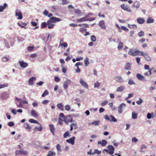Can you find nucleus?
Wrapping results in <instances>:
<instances>
[{
    "mask_svg": "<svg viewBox=\"0 0 156 156\" xmlns=\"http://www.w3.org/2000/svg\"><path fill=\"white\" fill-rule=\"evenodd\" d=\"M61 19L55 17H52L47 22V25L48 26V29H51L54 28L55 25L52 23V22L55 23L56 22H59L61 21Z\"/></svg>",
    "mask_w": 156,
    "mask_h": 156,
    "instance_id": "f257e3e1",
    "label": "nucleus"
},
{
    "mask_svg": "<svg viewBox=\"0 0 156 156\" xmlns=\"http://www.w3.org/2000/svg\"><path fill=\"white\" fill-rule=\"evenodd\" d=\"M140 55L144 57L145 60L147 61H151V58L146 52H141Z\"/></svg>",
    "mask_w": 156,
    "mask_h": 156,
    "instance_id": "f03ea898",
    "label": "nucleus"
},
{
    "mask_svg": "<svg viewBox=\"0 0 156 156\" xmlns=\"http://www.w3.org/2000/svg\"><path fill=\"white\" fill-rule=\"evenodd\" d=\"M63 121L66 124H68L69 122H72L73 121V118L70 115H66Z\"/></svg>",
    "mask_w": 156,
    "mask_h": 156,
    "instance_id": "7ed1b4c3",
    "label": "nucleus"
},
{
    "mask_svg": "<svg viewBox=\"0 0 156 156\" xmlns=\"http://www.w3.org/2000/svg\"><path fill=\"white\" fill-rule=\"evenodd\" d=\"M15 15L16 16H18V19L21 20L23 18L22 14L21 12L18 9H16L15 11Z\"/></svg>",
    "mask_w": 156,
    "mask_h": 156,
    "instance_id": "20e7f679",
    "label": "nucleus"
},
{
    "mask_svg": "<svg viewBox=\"0 0 156 156\" xmlns=\"http://www.w3.org/2000/svg\"><path fill=\"white\" fill-rule=\"evenodd\" d=\"M15 154L16 155L21 154L24 155H27L28 154L27 152L25 150H16L15 151Z\"/></svg>",
    "mask_w": 156,
    "mask_h": 156,
    "instance_id": "39448f33",
    "label": "nucleus"
},
{
    "mask_svg": "<svg viewBox=\"0 0 156 156\" xmlns=\"http://www.w3.org/2000/svg\"><path fill=\"white\" fill-rule=\"evenodd\" d=\"M120 6L122 9L125 10L126 11L129 12H131V10L130 8L127 5L124 4H122Z\"/></svg>",
    "mask_w": 156,
    "mask_h": 156,
    "instance_id": "423d86ee",
    "label": "nucleus"
},
{
    "mask_svg": "<svg viewBox=\"0 0 156 156\" xmlns=\"http://www.w3.org/2000/svg\"><path fill=\"white\" fill-rule=\"evenodd\" d=\"M108 149L110 151L109 152V154L110 155H112L113 154L114 151V147L111 145H109L108 147Z\"/></svg>",
    "mask_w": 156,
    "mask_h": 156,
    "instance_id": "0eeeda50",
    "label": "nucleus"
},
{
    "mask_svg": "<svg viewBox=\"0 0 156 156\" xmlns=\"http://www.w3.org/2000/svg\"><path fill=\"white\" fill-rule=\"evenodd\" d=\"M126 105L124 104H121L118 107V111L119 113V114H121L122 113L123 111V107H125Z\"/></svg>",
    "mask_w": 156,
    "mask_h": 156,
    "instance_id": "6e6552de",
    "label": "nucleus"
},
{
    "mask_svg": "<svg viewBox=\"0 0 156 156\" xmlns=\"http://www.w3.org/2000/svg\"><path fill=\"white\" fill-rule=\"evenodd\" d=\"M114 79L115 80L116 82L121 83L124 81L123 79L120 76H115L114 78Z\"/></svg>",
    "mask_w": 156,
    "mask_h": 156,
    "instance_id": "1a4fd4ad",
    "label": "nucleus"
},
{
    "mask_svg": "<svg viewBox=\"0 0 156 156\" xmlns=\"http://www.w3.org/2000/svg\"><path fill=\"white\" fill-rule=\"evenodd\" d=\"M99 25L102 29H105L106 28L105 23L103 20H101L99 22Z\"/></svg>",
    "mask_w": 156,
    "mask_h": 156,
    "instance_id": "9d476101",
    "label": "nucleus"
},
{
    "mask_svg": "<svg viewBox=\"0 0 156 156\" xmlns=\"http://www.w3.org/2000/svg\"><path fill=\"white\" fill-rule=\"evenodd\" d=\"M87 20H88V16H87L76 20V21L77 22H79V23L84 22L85 21H87Z\"/></svg>",
    "mask_w": 156,
    "mask_h": 156,
    "instance_id": "9b49d317",
    "label": "nucleus"
},
{
    "mask_svg": "<svg viewBox=\"0 0 156 156\" xmlns=\"http://www.w3.org/2000/svg\"><path fill=\"white\" fill-rule=\"evenodd\" d=\"M75 139V137L74 136H73L69 139L67 140L66 141L69 143L71 144L72 145H73L74 143Z\"/></svg>",
    "mask_w": 156,
    "mask_h": 156,
    "instance_id": "f8f14e48",
    "label": "nucleus"
},
{
    "mask_svg": "<svg viewBox=\"0 0 156 156\" xmlns=\"http://www.w3.org/2000/svg\"><path fill=\"white\" fill-rule=\"evenodd\" d=\"M136 20L137 23L140 24L144 23L145 21L144 18L140 17L136 19Z\"/></svg>",
    "mask_w": 156,
    "mask_h": 156,
    "instance_id": "ddd939ff",
    "label": "nucleus"
},
{
    "mask_svg": "<svg viewBox=\"0 0 156 156\" xmlns=\"http://www.w3.org/2000/svg\"><path fill=\"white\" fill-rule=\"evenodd\" d=\"M49 126L51 132L52 133L53 135H54L55 133V128L54 125L53 124H50L49 125Z\"/></svg>",
    "mask_w": 156,
    "mask_h": 156,
    "instance_id": "4468645a",
    "label": "nucleus"
},
{
    "mask_svg": "<svg viewBox=\"0 0 156 156\" xmlns=\"http://www.w3.org/2000/svg\"><path fill=\"white\" fill-rule=\"evenodd\" d=\"M107 141L105 140H103L102 141H98V144H101L102 146H105L107 144Z\"/></svg>",
    "mask_w": 156,
    "mask_h": 156,
    "instance_id": "2eb2a0df",
    "label": "nucleus"
},
{
    "mask_svg": "<svg viewBox=\"0 0 156 156\" xmlns=\"http://www.w3.org/2000/svg\"><path fill=\"white\" fill-rule=\"evenodd\" d=\"M71 82V81L70 80H67L63 83V87L65 89H66L68 87V84L70 83Z\"/></svg>",
    "mask_w": 156,
    "mask_h": 156,
    "instance_id": "dca6fc26",
    "label": "nucleus"
},
{
    "mask_svg": "<svg viewBox=\"0 0 156 156\" xmlns=\"http://www.w3.org/2000/svg\"><path fill=\"white\" fill-rule=\"evenodd\" d=\"M136 76L139 80H144V77L139 73H137L136 75Z\"/></svg>",
    "mask_w": 156,
    "mask_h": 156,
    "instance_id": "f3484780",
    "label": "nucleus"
},
{
    "mask_svg": "<svg viewBox=\"0 0 156 156\" xmlns=\"http://www.w3.org/2000/svg\"><path fill=\"white\" fill-rule=\"evenodd\" d=\"M80 82L81 85L84 87L87 88L88 87L87 83L84 81L82 79H80Z\"/></svg>",
    "mask_w": 156,
    "mask_h": 156,
    "instance_id": "a211bd4d",
    "label": "nucleus"
},
{
    "mask_svg": "<svg viewBox=\"0 0 156 156\" xmlns=\"http://www.w3.org/2000/svg\"><path fill=\"white\" fill-rule=\"evenodd\" d=\"M131 64L129 63H127L124 66V69L126 70H130L131 69Z\"/></svg>",
    "mask_w": 156,
    "mask_h": 156,
    "instance_id": "6ab92c4d",
    "label": "nucleus"
},
{
    "mask_svg": "<svg viewBox=\"0 0 156 156\" xmlns=\"http://www.w3.org/2000/svg\"><path fill=\"white\" fill-rule=\"evenodd\" d=\"M19 63L20 66L23 68H25L28 66L27 63L24 62L23 61L20 62Z\"/></svg>",
    "mask_w": 156,
    "mask_h": 156,
    "instance_id": "aec40b11",
    "label": "nucleus"
},
{
    "mask_svg": "<svg viewBox=\"0 0 156 156\" xmlns=\"http://www.w3.org/2000/svg\"><path fill=\"white\" fill-rule=\"evenodd\" d=\"M35 80V78L32 77L29 79L28 81V83L30 85H32L34 84V81Z\"/></svg>",
    "mask_w": 156,
    "mask_h": 156,
    "instance_id": "412c9836",
    "label": "nucleus"
},
{
    "mask_svg": "<svg viewBox=\"0 0 156 156\" xmlns=\"http://www.w3.org/2000/svg\"><path fill=\"white\" fill-rule=\"evenodd\" d=\"M74 11L75 13L77 14V15L79 16H82V13L78 9H74Z\"/></svg>",
    "mask_w": 156,
    "mask_h": 156,
    "instance_id": "4be33fe9",
    "label": "nucleus"
},
{
    "mask_svg": "<svg viewBox=\"0 0 156 156\" xmlns=\"http://www.w3.org/2000/svg\"><path fill=\"white\" fill-rule=\"evenodd\" d=\"M31 114L32 116L35 117L38 116L37 113L34 110H32L31 111Z\"/></svg>",
    "mask_w": 156,
    "mask_h": 156,
    "instance_id": "5701e85b",
    "label": "nucleus"
},
{
    "mask_svg": "<svg viewBox=\"0 0 156 156\" xmlns=\"http://www.w3.org/2000/svg\"><path fill=\"white\" fill-rule=\"evenodd\" d=\"M125 89V87L123 86H120L118 87L116 89L117 92H121L123 91Z\"/></svg>",
    "mask_w": 156,
    "mask_h": 156,
    "instance_id": "b1692460",
    "label": "nucleus"
},
{
    "mask_svg": "<svg viewBox=\"0 0 156 156\" xmlns=\"http://www.w3.org/2000/svg\"><path fill=\"white\" fill-rule=\"evenodd\" d=\"M80 31L82 33H83L85 31H86V33L84 34L85 36L88 35V32L86 31L87 29L84 28H81L80 29Z\"/></svg>",
    "mask_w": 156,
    "mask_h": 156,
    "instance_id": "393cba45",
    "label": "nucleus"
},
{
    "mask_svg": "<svg viewBox=\"0 0 156 156\" xmlns=\"http://www.w3.org/2000/svg\"><path fill=\"white\" fill-rule=\"evenodd\" d=\"M24 126L26 129H28L29 131H30L32 129L31 127L28 123H25Z\"/></svg>",
    "mask_w": 156,
    "mask_h": 156,
    "instance_id": "a878e982",
    "label": "nucleus"
},
{
    "mask_svg": "<svg viewBox=\"0 0 156 156\" xmlns=\"http://www.w3.org/2000/svg\"><path fill=\"white\" fill-rule=\"evenodd\" d=\"M7 6V4L6 3H4L3 5L0 6V12H2Z\"/></svg>",
    "mask_w": 156,
    "mask_h": 156,
    "instance_id": "bb28decb",
    "label": "nucleus"
},
{
    "mask_svg": "<svg viewBox=\"0 0 156 156\" xmlns=\"http://www.w3.org/2000/svg\"><path fill=\"white\" fill-rule=\"evenodd\" d=\"M154 21V19L151 17H150L147 19L146 22L147 23H153Z\"/></svg>",
    "mask_w": 156,
    "mask_h": 156,
    "instance_id": "cd10ccee",
    "label": "nucleus"
},
{
    "mask_svg": "<svg viewBox=\"0 0 156 156\" xmlns=\"http://www.w3.org/2000/svg\"><path fill=\"white\" fill-rule=\"evenodd\" d=\"M57 106L58 108L61 110L63 111L64 110L63 105L62 104L58 103L57 104Z\"/></svg>",
    "mask_w": 156,
    "mask_h": 156,
    "instance_id": "c85d7f7f",
    "label": "nucleus"
},
{
    "mask_svg": "<svg viewBox=\"0 0 156 156\" xmlns=\"http://www.w3.org/2000/svg\"><path fill=\"white\" fill-rule=\"evenodd\" d=\"M135 51L133 49H130L128 52V54L133 56H135V55L134 54Z\"/></svg>",
    "mask_w": 156,
    "mask_h": 156,
    "instance_id": "c756f323",
    "label": "nucleus"
},
{
    "mask_svg": "<svg viewBox=\"0 0 156 156\" xmlns=\"http://www.w3.org/2000/svg\"><path fill=\"white\" fill-rule=\"evenodd\" d=\"M29 121L31 123H35L37 124H40L39 123L38 121L33 119H30L29 120Z\"/></svg>",
    "mask_w": 156,
    "mask_h": 156,
    "instance_id": "7c9ffc66",
    "label": "nucleus"
},
{
    "mask_svg": "<svg viewBox=\"0 0 156 156\" xmlns=\"http://www.w3.org/2000/svg\"><path fill=\"white\" fill-rule=\"evenodd\" d=\"M110 121H113L114 122H116L117 121V119L114 116L111 115L110 116Z\"/></svg>",
    "mask_w": 156,
    "mask_h": 156,
    "instance_id": "2f4dec72",
    "label": "nucleus"
},
{
    "mask_svg": "<svg viewBox=\"0 0 156 156\" xmlns=\"http://www.w3.org/2000/svg\"><path fill=\"white\" fill-rule=\"evenodd\" d=\"M123 44L122 42H120L119 43L118 46V49L119 50L122 49L123 47Z\"/></svg>",
    "mask_w": 156,
    "mask_h": 156,
    "instance_id": "473e14b6",
    "label": "nucleus"
},
{
    "mask_svg": "<svg viewBox=\"0 0 156 156\" xmlns=\"http://www.w3.org/2000/svg\"><path fill=\"white\" fill-rule=\"evenodd\" d=\"M68 44L66 42H63L62 43H60L59 46H61L62 48L66 47L67 46Z\"/></svg>",
    "mask_w": 156,
    "mask_h": 156,
    "instance_id": "72a5a7b5",
    "label": "nucleus"
},
{
    "mask_svg": "<svg viewBox=\"0 0 156 156\" xmlns=\"http://www.w3.org/2000/svg\"><path fill=\"white\" fill-rule=\"evenodd\" d=\"M55 155V152H53L51 151H49L48 152V154L47 155V156H53Z\"/></svg>",
    "mask_w": 156,
    "mask_h": 156,
    "instance_id": "f704fd0d",
    "label": "nucleus"
},
{
    "mask_svg": "<svg viewBox=\"0 0 156 156\" xmlns=\"http://www.w3.org/2000/svg\"><path fill=\"white\" fill-rule=\"evenodd\" d=\"M141 52H143V51H140L138 50H135L134 53V54L135 55V56L138 55H140Z\"/></svg>",
    "mask_w": 156,
    "mask_h": 156,
    "instance_id": "c9c22d12",
    "label": "nucleus"
},
{
    "mask_svg": "<svg viewBox=\"0 0 156 156\" xmlns=\"http://www.w3.org/2000/svg\"><path fill=\"white\" fill-rule=\"evenodd\" d=\"M100 122L99 120L95 121L92 122L91 123V125H94L95 126H97L99 125Z\"/></svg>",
    "mask_w": 156,
    "mask_h": 156,
    "instance_id": "e433bc0d",
    "label": "nucleus"
},
{
    "mask_svg": "<svg viewBox=\"0 0 156 156\" xmlns=\"http://www.w3.org/2000/svg\"><path fill=\"white\" fill-rule=\"evenodd\" d=\"M146 148L147 146H146L144 145H142L141 146L140 152H143L144 151H143V149H145Z\"/></svg>",
    "mask_w": 156,
    "mask_h": 156,
    "instance_id": "4c0bfd02",
    "label": "nucleus"
},
{
    "mask_svg": "<svg viewBox=\"0 0 156 156\" xmlns=\"http://www.w3.org/2000/svg\"><path fill=\"white\" fill-rule=\"evenodd\" d=\"M49 94V93L48 91L47 90H44V92L42 94L41 96L42 97H44L46 95H48Z\"/></svg>",
    "mask_w": 156,
    "mask_h": 156,
    "instance_id": "58836bf2",
    "label": "nucleus"
},
{
    "mask_svg": "<svg viewBox=\"0 0 156 156\" xmlns=\"http://www.w3.org/2000/svg\"><path fill=\"white\" fill-rule=\"evenodd\" d=\"M137 116V114L134 112L132 113V118L133 119H136Z\"/></svg>",
    "mask_w": 156,
    "mask_h": 156,
    "instance_id": "ea45409f",
    "label": "nucleus"
},
{
    "mask_svg": "<svg viewBox=\"0 0 156 156\" xmlns=\"http://www.w3.org/2000/svg\"><path fill=\"white\" fill-rule=\"evenodd\" d=\"M70 134L68 131H66L63 135V137L64 138H66L68 136H69Z\"/></svg>",
    "mask_w": 156,
    "mask_h": 156,
    "instance_id": "a19ab883",
    "label": "nucleus"
},
{
    "mask_svg": "<svg viewBox=\"0 0 156 156\" xmlns=\"http://www.w3.org/2000/svg\"><path fill=\"white\" fill-rule=\"evenodd\" d=\"M121 28L123 30H124L126 32H128L129 31V30L128 29H127L126 27L123 26H122L121 27Z\"/></svg>",
    "mask_w": 156,
    "mask_h": 156,
    "instance_id": "79ce46f5",
    "label": "nucleus"
},
{
    "mask_svg": "<svg viewBox=\"0 0 156 156\" xmlns=\"http://www.w3.org/2000/svg\"><path fill=\"white\" fill-rule=\"evenodd\" d=\"M65 109L66 111H69L71 109V107L69 105H67L65 106Z\"/></svg>",
    "mask_w": 156,
    "mask_h": 156,
    "instance_id": "37998d69",
    "label": "nucleus"
},
{
    "mask_svg": "<svg viewBox=\"0 0 156 156\" xmlns=\"http://www.w3.org/2000/svg\"><path fill=\"white\" fill-rule=\"evenodd\" d=\"M56 148L58 151H61V146L59 144H58L56 146Z\"/></svg>",
    "mask_w": 156,
    "mask_h": 156,
    "instance_id": "c03bdc74",
    "label": "nucleus"
},
{
    "mask_svg": "<svg viewBox=\"0 0 156 156\" xmlns=\"http://www.w3.org/2000/svg\"><path fill=\"white\" fill-rule=\"evenodd\" d=\"M40 126L39 127H35V129L36 130H37L38 131H41L42 130V127L41 125L40 124Z\"/></svg>",
    "mask_w": 156,
    "mask_h": 156,
    "instance_id": "a18cd8bd",
    "label": "nucleus"
},
{
    "mask_svg": "<svg viewBox=\"0 0 156 156\" xmlns=\"http://www.w3.org/2000/svg\"><path fill=\"white\" fill-rule=\"evenodd\" d=\"M101 153V151H99L98 149H95L94 151V154H100Z\"/></svg>",
    "mask_w": 156,
    "mask_h": 156,
    "instance_id": "49530a36",
    "label": "nucleus"
},
{
    "mask_svg": "<svg viewBox=\"0 0 156 156\" xmlns=\"http://www.w3.org/2000/svg\"><path fill=\"white\" fill-rule=\"evenodd\" d=\"M47 25V23L45 22H43L41 24V28H43L46 27Z\"/></svg>",
    "mask_w": 156,
    "mask_h": 156,
    "instance_id": "de8ad7c7",
    "label": "nucleus"
},
{
    "mask_svg": "<svg viewBox=\"0 0 156 156\" xmlns=\"http://www.w3.org/2000/svg\"><path fill=\"white\" fill-rule=\"evenodd\" d=\"M139 4L137 2L134 3L133 5V7L136 8H138L139 7Z\"/></svg>",
    "mask_w": 156,
    "mask_h": 156,
    "instance_id": "09e8293b",
    "label": "nucleus"
},
{
    "mask_svg": "<svg viewBox=\"0 0 156 156\" xmlns=\"http://www.w3.org/2000/svg\"><path fill=\"white\" fill-rule=\"evenodd\" d=\"M142 102H143V101H142V99L140 98L139 101H136V103L138 105H140L141 104V103H142Z\"/></svg>",
    "mask_w": 156,
    "mask_h": 156,
    "instance_id": "8fccbe9b",
    "label": "nucleus"
},
{
    "mask_svg": "<svg viewBox=\"0 0 156 156\" xmlns=\"http://www.w3.org/2000/svg\"><path fill=\"white\" fill-rule=\"evenodd\" d=\"M91 40L93 42L95 41L96 40L95 37L94 35L91 36Z\"/></svg>",
    "mask_w": 156,
    "mask_h": 156,
    "instance_id": "3c124183",
    "label": "nucleus"
},
{
    "mask_svg": "<svg viewBox=\"0 0 156 156\" xmlns=\"http://www.w3.org/2000/svg\"><path fill=\"white\" fill-rule=\"evenodd\" d=\"M100 83L98 82L95 83L94 84V87H98L100 85Z\"/></svg>",
    "mask_w": 156,
    "mask_h": 156,
    "instance_id": "603ef678",
    "label": "nucleus"
},
{
    "mask_svg": "<svg viewBox=\"0 0 156 156\" xmlns=\"http://www.w3.org/2000/svg\"><path fill=\"white\" fill-rule=\"evenodd\" d=\"M8 86V85L7 84H4L2 85L0 84V89L2 88H4L5 87H7Z\"/></svg>",
    "mask_w": 156,
    "mask_h": 156,
    "instance_id": "864d4df0",
    "label": "nucleus"
},
{
    "mask_svg": "<svg viewBox=\"0 0 156 156\" xmlns=\"http://www.w3.org/2000/svg\"><path fill=\"white\" fill-rule=\"evenodd\" d=\"M144 32L141 31L140 32L138 33V35L140 37H142L144 36Z\"/></svg>",
    "mask_w": 156,
    "mask_h": 156,
    "instance_id": "5fc2aeb1",
    "label": "nucleus"
},
{
    "mask_svg": "<svg viewBox=\"0 0 156 156\" xmlns=\"http://www.w3.org/2000/svg\"><path fill=\"white\" fill-rule=\"evenodd\" d=\"M16 104L18 107H21L22 106V105L20 102H17Z\"/></svg>",
    "mask_w": 156,
    "mask_h": 156,
    "instance_id": "6e6d98bb",
    "label": "nucleus"
},
{
    "mask_svg": "<svg viewBox=\"0 0 156 156\" xmlns=\"http://www.w3.org/2000/svg\"><path fill=\"white\" fill-rule=\"evenodd\" d=\"M108 103V101L106 100H105L103 102L101 103V105L102 106H103L107 104Z\"/></svg>",
    "mask_w": 156,
    "mask_h": 156,
    "instance_id": "4d7b16f0",
    "label": "nucleus"
},
{
    "mask_svg": "<svg viewBox=\"0 0 156 156\" xmlns=\"http://www.w3.org/2000/svg\"><path fill=\"white\" fill-rule=\"evenodd\" d=\"M132 141L133 142H138V140L136 137H134L132 138Z\"/></svg>",
    "mask_w": 156,
    "mask_h": 156,
    "instance_id": "13d9d810",
    "label": "nucleus"
},
{
    "mask_svg": "<svg viewBox=\"0 0 156 156\" xmlns=\"http://www.w3.org/2000/svg\"><path fill=\"white\" fill-rule=\"evenodd\" d=\"M63 121V120H62L61 118H59L58 122L59 124L62 125V124Z\"/></svg>",
    "mask_w": 156,
    "mask_h": 156,
    "instance_id": "bf43d9fd",
    "label": "nucleus"
},
{
    "mask_svg": "<svg viewBox=\"0 0 156 156\" xmlns=\"http://www.w3.org/2000/svg\"><path fill=\"white\" fill-rule=\"evenodd\" d=\"M8 125L9 126L11 127V126H13L14 125V124L13 123V122H9L8 123Z\"/></svg>",
    "mask_w": 156,
    "mask_h": 156,
    "instance_id": "052dcab7",
    "label": "nucleus"
},
{
    "mask_svg": "<svg viewBox=\"0 0 156 156\" xmlns=\"http://www.w3.org/2000/svg\"><path fill=\"white\" fill-rule=\"evenodd\" d=\"M140 58H139L138 57H137L136 58V60L137 62L138 63V64H140Z\"/></svg>",
    "mask_w": 156,
    "mask_h": 156,
    "instance_id": "680f3d73",
    "label": "nucleus"
},
{
    "mask_svg": "<svg viewBox=\"0 0 156 156\" xmlns=\"http://www.w3.org/2000/svg\"><path fill=\"white\" fill-rule=\"evenodd\" d=\"M115 26L116 27L118 28L119 31L120 32H121L122 30L120 29L121 27H119V25L118 24H116Z\"/></svg>",
    "mask_w": 156,
    "mask_h": 156,
    "instance_id": "e2e57ef3",
    "label": "nucleus"
},
{
    "mask_svg": "<svg viewBox=\"0 0 156 156\" xmlns=\"http://www.w3.org/2000/svg\"><path fill=\"white\" fill-rule=\"evenodd\" d=\"M9 59V58L6 57H3L2 58V60L4 62H6L8 61Z\"/></svg>",
    "mask_w": 156,
    "mask_h": 156,
    "instance_id": "0e129e2a",
    "label": "nucleus"
},
{
    "mask_svg": "<svg viewBox=\"0 0 156 156\" xmlns=\"http://www.w3.org/2000/svg\"><path fill=\"white\" fill-rule=\"evenodd\" d=\"M128 83L130 85H132L133 84H134V83L133 80L132 79H130L128 81Z\"/></svg>",
    "mask_w": 156,
    "mask_h": 156,
    "instance_id": "69168bd1",
    "label": "nucleus"
},
{
    "mask_svg": "<svg viewBox=\"0 0 156 156\" xmlns=\"http://www.w3.org/2000/svg\"><path fill=\"white\" fill-rule=\"evenodd\" d=\"M65 117V115L63 113H62L60 114L59 116V118H62L64 119Z\"/></svg>",
    "mask_w": 156,
    "mask_h": 156,
    "instance_id": "338daca9",
    "label": "nucleus"
},
{
    "mask_svg": "<svg viewBox=\"0 0 156 156\" xmlns=\"http://www.w3.org/2000/svg\"><path fill=\"white\" fill-rule=\"evenodd\" d=\"M34 47L33 46H29L28 47L27 49L29 51H32L33 50Z\"/></svg>",
    "mask_w": 156,
    "mask_h": 156,
    "instance_id": "774afa93",
    "label": "nucleus"
}]
</instances>
